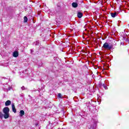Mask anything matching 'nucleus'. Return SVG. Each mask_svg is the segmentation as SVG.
Returning a JSON list of instances; mask_svg holds the SVG:
<instances>
[{
  "instance_id": "obj_1",
  "label": "nucleus",
  "mask_w": 129,
  "mask_h": 129,
  "mask_svg": "<svg viewBox=\"0 0 129 129\" xmlns=\"http://www.w3.org/2000/svg\"><path fill=\"white\" fill-rule=\"evenodd\" d=\"M3 112L4 114H3L2 112H0V118H3V117H4L5 119H7L10 117V108L8 107H4L3 109Z\"/></svg>"
},
{
  "instance_id": "obj_2",
  "label": "nucleus",
  "mask_w": 129,
  "mask_h": 129,
  "mask_svg": "<svg viewBox=\"0 0 129 129\" xmlns=\"http://www.w3.org/2000/svg\"><path fill=\"white\" fill-rule=\"evenodd\" d=\"M102 48L105 49V50H111V48H113V45L112 44L109 45L108 43L105 42L103 45Z\"/></svg>"
},
{
  "instance_id": "obj_3",
  "label": "nucleus",
  "mask_w": 129,
  "mask_h": 129,
  "mask_svg": "<svg viewBox=\"0 0 129 129\" xmlns=\"http://www.w3.org/2000/svg\"><path fill=\"white\" fill-rule=\"evenodd\" d=\"M13 56L15 58H17V57H19V52L17 51H15L13 52Z\"/></svg>"
},
{
  "instance_id": "obj_4",
  "label": "nucleus",
  "mask_w": 129,
  "mask_h": 129,
  "mask_svg": "<svg viewBox=\"0 0 129 129\" xmlns=\"http://www.w3.org/2000/svg\"><path fill=\"white\" fill-rule=\"evenodd\" d=\"M12 111L14 113H16L17 112V109H16V107L15 106V104H12Z\"/></svg>"
},
{
  "instance_id": "obj_5",
  "label": "nucleus",
  "mask_w": 129,
  "mask_h": 129,
  "mask_svg": "<svg viewBox=\"0 0 129 129\" xmlns=\"http://www.w3.org/2000/svg\"><path fill=\"white\" fill-rule=\"evenodd\" d=\"M110 15L112 17V18H115V17L117 16V13L114 12V13H111Z\"/></svg>"
},
{
  "instance_id": "obj_6",
  "label": "nucleus",
  "mask_w": 129,
  "mask_h": 129,
  "mask_svg": "<svg viewBox=\"0 0 129 129\" xmlns=\"http://www.w3.org/2000/svg\"><path fill=\"white\" fill-rule=\"evenodd\" d=\"M11 103H12L11 100H8L5 102V105L6 106H9V105H11Z\"/></svg>"
},
{
  "instance_id": "obj_7",
  "label": "nucleus",
  "mask_w": 129,
  "mask_h": 129,
  "mask_svg": "<svg viewBox=\"0 0 129 129\" xmlns=\"http://www.w3.org/2000/svg\"><path fill=\"white\" fill-rule=\"evenodd\" d=\"M77 17L78 18H79V19H81V18L82 17H83V14L81 12H78V14H77Z\"/></svg>"
},
{
  "instance_id": "obj_8",
  "label": "nucleus",
  "mask_w": 129,
  "mask_h": 129,
  "mask_svg": "<svg viewBox=\"0 0 129 129\" xmlns=\"http://www.w3.org/2000/svg\"><path fill=\"white\" fill-rule=\"evenodd\" d=\"M72 6L73 8H76L78 7V4H77V3L74 2L72 3Z\"/></svg>"
},
{
  "instance_id": "obj_9",
  "label": "nucleus",
  "mask_w": 129,
  "mask_h": 129,
  "mask_svg": "<svg viewBox=\"0 0 129 129\" xmlns=\"http://www.w3.org/2000/svg\"><path fill=\"white\" fill-rule=\"evenodd\" d=\"M23 115H25V111L21 110H20V116H23Z\"/></svg>"
},
{
  "instance_id": "obj_10",
  "label": "nucleus",
  "mask_w": 129,
  "mask_h": 129,
  "mask_svg": "<svg viewBox=\"0 0 129 129\" xmlns=\"http://www.w3.org/2000/svg\"><path fill=\"white\" fill-rule=\"evenodd\" d=\"M24 23H27V22H28V17H27V16L24 17Z\"/></svg>"
},
{
  "instance_id": "obj_11",
  "label": "nucleus",
  "mask_w": 129,
  "mask_h": 129,
  "mask_svg": "<svg viewBox=\"0 0 129 129\" xmlns=\"http://www.w3.org/2000/svg\"><path fill=\"white\" fill-rule=\"evenodd\" d=\"M58 97L59 98H62V95L61 94V93H58Z\"/></svg>"
},
{
  "instance_id": "obj_12",
  "label": "nucleus",
  "mask_w": 129,
  "mask_h": 129,
  "mask_svg": "<svg viewBox=\"0 0 129 129\" xmlns=\"http://www.w3.org/2000/svg\"><path fill=\"white\" fill-rule=\"evenodd\" d=\"M104 88H105V89H106V88H107V87H106V86H104Z\"/></svg>"
},
{
  "instance_id": "obj_13",
  "label": "nucleus",
  "mask_w": 129,
  "mask_h": 129,
  "mask_svg": "<svg viewBox=\"0 0 129 129\" xmlns=\"http://www.w3.org/2000/svg\"><path fill=\"white\" fill-rule=\"evenodd\" d=\"M22 88H24V86L22 87Z\"/></svg>"
},
{
  "instance_id": "obj_14",
  "label": "nucleus",
  "mask_w": 129,
  "mask_h": 129,
  "mask_svg": "<svg viewBox=\"0 0 129 129\" xmlns=\"http://www.w3.org/2000/svg\"><path fill=\"white\" fill-rule=\"evenodd\" d=\"M36 125H38V124H37Z\"/></svg>"
}]
</instances>
